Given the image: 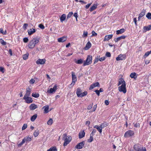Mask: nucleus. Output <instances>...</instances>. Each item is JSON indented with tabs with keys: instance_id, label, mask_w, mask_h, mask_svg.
<instances>
[{
	"instance_id": "nucleus-1",
	"label": "nucleus",
	"mask_w": 151,
	"mask_h": 151,
	"mask_svg": "<svg viewBox=\"0 0 151 151\" xmlns=\"http://www.w3.org/2000/svg\"><path fill=\"white\" fill-rule=\"evenodd\" d=\"M62 139L64 140L63 146H67L71 141L72 137L70 136H68L67 134L65 133L63 135Z\"/></svg>"
},
{
	"instance_id": "nucleus-2",
	"label": "nucleus",
	"mask_w": 151,
	"mask_h": 151,
	"mask_svg": "<svg viewBox=\"0 0 151 151\" xmlns=\"http://www.w3.org/2000/svg\"><path fill=\"white\" fill-rule=\"evenodd\" d=\"M134 148L136 151H146L145 147H141V145L138 144H135L134 146Z\"/></svg>"
},
{
	"instance_id": "nucleus-3",
	"label": "nucleus",
	"mask_w": 151,
	"mask_h": 151,
	"mask_svg": "<svg viewBox=\"0 0 151 151\" xmlns=\"http://www.w3.org/2000/svg\"><path fill=\"white\" fill-rule=\"evenodd\" d=\"M92 57L91 55H88L86 60L84 61L83 65L85 66L91 64L92 63Z\"/></svg>"
},
{
	"instance_id": "nucleus-4",
	"label": "nucleus",
	"mask_w": 151,
	"mask_h": 151,
	"mask_svg": "<svg viewBox=\"0 0 151 151\" xmlns=\"http://www.w3.org/2000/svg\"><path fill=\"white\" fill-rule=\"evenodd\" d=\"M118 90L119 91L123 92L124 93H126L127 92L126 88V84H122L121 86L118 87Z\"/></svg>"
},
{
	"instance_id": "nucleus-5",
	"label": "nucleus",
	"mask_w": 151,
	"mask_h": 151,
	"mask_svg": "<svg viewBox=\"0 0 151 151\" xmlns=\"http://www.w3.org/2000/svg\"><path fill=\"white\" fill-rule=\"evenodd\" d=\"M134 134V131L129 130L126 132L124 135L125 137H128L133 136Z\"/></svg>"
},
{
	"instance_id": "nucleus-6",
	"label": "nucleus",
	"mask_w": 151,
	"mask_h": 151,
	"mask_svg": "<svg viewBox=\"0 0 151 151\" xmlns=\"http://www.w3.org/2000/svg\"><path fill=\"white\" fill-rule=\"evenodd\" d=\"M29 96L24 95L23 97V99L24 100L25 102L27 104H30L33 102V100L32 98L29 97Z\"/></svg>"
},
{
	"instance_id": "nucleus-7",
	"label": "nucleus",
	"mask_w": 151,
	"mask_h": 151,
	"mask_svg": "<svg viewBox=\"0 0 151 151\" xmlns=\"http://www.w3.org/2000/svg\"><path fill=\"white\" fill-rule=\"evenodd\" d=\"M85 145V141H83L82 142L78 143L76 146L75 148L77 149H81Z\"/></svg>"
},
{
	"instance_id": "nucleus-8",
	"label": "nucleus",
	"mask_w": 151,
	"mask_h": 151,
	"mask_svg": "<svg viewBox=\"0 0 151 151\" xmlns=\"http://www.w3.org/2000/svg\"><path fill=\"white\" fill-rule=\"evenodd\" d=\"M126 58V56L125 54L122 55L121 54L119 55L118 57L116 58V60L117 61L122 60L125 59Z\"/></svg>"
},
{
	"instance_id": "nucleus-9",
	"label": "nucleus",
	"mask_w": 151,
	"mask_h": 151,
	"mask_svg": "<svg viewBox=\"0 0 151 151\" xmlns=\"http://www.w3.org/2000/svg\"><path fill=\"white\" fill-rule=\"evenodd\" d=\"M46 61V60L45 59H38L36 62V63L37 64H44L45 63Z\"/></svg>"
},
{
	"instance_id": "nucleus-10",
	"label": "nucleus",
	"mask_w": 151,
	"mask_h": 151,
	"mask_svg": "<svg viewBox=\"0 0 151 151\" xmlns=\"http://www.w3.org/2000/svg\"><path fill=\"white\" fill-rule=\"evenodd\" d=\"M35 44L33 42V41L32 40L29 42L28 45V47L30 49H32L35 47Z\"/></svg>"
},
{
	"instance_id": "nucleus-11",
	"label": "nucleus",
	"mask_w": 151,
	"mask_h": 151,
	"mask_svg": "<svg viewBox=\"0 0 151 151\" xmlns=\"http://www.w3.org/2000/svg\"><path fill=\"white\" fill-rule=\"evenodd\" d=\"M127 36L124 35H122L117 38H116L114 39V40L116 42H118L120 40L122 39H125Z\"/></svg>"
},
{
	"instance_id": "nucleus-12",
	"label": "nucleus",
	"mask_w": 151,
	"mask_h": 151,
	"mask_svg": "<svg viewBox=\"0 0 151 151\" xmlns=\"http://www.w3.org/2000/svg\"><path fill=\"white\" fill-rule=\"evenodd\" d=\"M36 29L34 28L30 29L28 31V34L29 35H31L36 32Z\"/></svg>"
},
{
	"instance_id": "nucleus-13",
	"label": "nucleus",
	"mask_w": 151,
	"mask_h": 151,
	"mask_svg": "<svg viewBox=\"0 0 151 151\" xmlns=\"http://www.w3.org/2000/svg\"><path fill=\"white\" fill-rule=\"evenodd\" d=\"M113 36V35H106L104 40V41H108L109 40L111 39Z\"/></svg>"
},
{
	"instance_id": "nucleus-14",
	"label": "nucleus",
	"mask_w": 151,
	"mask_h": 151,
	"mask_svg": "<svg viewBox=\"0 0 151 151\" xmlns=\"http://www.w3.org/2000/svg\"><path fill=\"white\" fill-rule=\"evenodd\" d=\"M72 80L73 82H76L77 80V78L75 73L72 71Z\"/></svg>"
},
{
	"instance_id": "nucleus-15",
	"label": "nucleus",
	"mask_w": 151,
	"mask_h": 151,
	"mask_svg": "<svg viewBox=\"0 0 151 151\" xmlns=\"http://www.w3.org/2000/svg\"><path fill=\"white\" fill-rule=\"evenodd\" d=\"M30 110H34L37 108V106L34 104H32L30 105L29 107Z\"/></svg>"
},
{
	"instance_id": "nucleus-16",
	"label": "nucleus",
	"mask_w": 151,
	"mask_h": 151,
	"mask_svg": "<svg viewBox=\"0 0 151 151\" xmlns=\"http://www.w3.org/2000/svg\"><path fill=\"white\" fill-rule=\"evenodd\" d=\"M91 46V44L90 42H88L86 44V46L84 47V49L87 50L89 49Z\"/></svg>"
},
{
	"instance_id": "nucleus-17",
	"label": "nucleus",
	"mask_w": 151,
	"mask_h": 151,
	"mask_svg": "<svg viewBox=\"0 0 151 151\" xmlns=\"http://www.w3.org/2000/svg\"><path fill=\"white\" fill-rule=\"evenodd\" d=\"M123 83L126 84L125 81L122 78H120L119 79V82L118 84V86L120 85L121 84H123Z\"/></svg>"
},
{
	"instance_id": "nucleus-18",
	"label": "nucleus",
	"mask_w": 151,
	"mask_h": 151,
	"mask_svg": "<svg viewBox=\"0 0 151 151\" xmlns=\"http://www.w3.org/2000/svg\"><path fill=\"white\" fill-rule=\"evenodd\" d=\"M85 136V132L84 130L82 131L81 132L79 133V138L81 139L84 137Z\"/></svg>"
},
{
	"instance_id": "nucleus-19",
	"label": "nucleus",
	"mask_w": 151,
	"mask_h": 151,
	"mask_svg": "<svg viewBox=\"0 0 151 151\" xmlns=\"http://www.w3.org/2000/svg\"><path fill=\"white\" fill-rule=\"evenodd\" d=\"M82 93V90L80 88H78L76 91V94L77 95V96L78 97H80V96H81V93Z\"/></svg>"
},
{
	"instance_id": "nucleus-20",
	"label": "nucleus",
	"mask_w": 151,
	"mask_h": 151,
	"mask_svg": "<svg viewBox=\"0 0 151 151\" xmlns=\"http://www.w3.org/2000/svg\"><path fill=\"white\" fill-rule=\"evenodd\" d=\"M67 40V38L66 37H62L58 38V41L59 42H63Z\"/></svg>"
},
{
	"instance_id": "nucleus-21",
	"label": "nucleus",
	"mask_w": 151,
	"mask_h": 151,
	"mask_svg": "<svg viewBox=\"0 0 151 151\" xmlns=\"http://www.w3.org/2000/svg\"><path fill=\"white\" fill-rule=\"evenodd\" d=\"M31 89L29 87H28L26 89V93L24 95L29 96L31 93Z\"/></svg>"
},
{
	"instance_id": "nucleus-22",
	"label": "nucleus",
	"mask_w": 151,
	"mask_h": 151,
	"mask_svg": "<svg viewBox=\"0 0 151 151\" xmlns=\"http://www.w3.org/2000/svg\"><path fill=\"white\" fill-rule=\"evenodd\" d=\"M97 3L96 4H94L93 6L90 8L89 9L90 11L91 12L97 8Z\"/></svg>"
},
{
	"instance_id": "nucleus-23",
	"label": "nucleus",
	"mask_w": 151,
	"mask_h": 151,
	"mask_svg": "<svg viewBox=\"0 0 151 151\" xmlns=\"http://www.w3.org/2000/svg\"><path fill=\"white\" fill-rule=\"evenodd\" d=\"M108 125L109 124L105 122L104 123H102L100 125V127L101 128L103 129L108 126Z\"/></svg>"
},
{
	"instance_id": "nucleus-24",
	"label": "nucleus",
	"mask_w": 151,
	"mask_h": 151,
	"mask_svg": "<svg viewBox=\"0 0 151 151\" xmlns=\"http://www.w3.org/2000/svg\"><path fill=\"white\" fill-rule=\"evenodd\" d=\"M125 31V29L124 28L121 29L119 30H117L116 31V34L119 35V34H121L124 33Z\"/></svg>"
},
{
	"instance_id": "nucleus-25",
	"label": "nucleus",
	"mask_w": 151,
	"mask_h": 151,
	"mask_svg": "<svg viewBox=\"0 0 151 151\" xmlns=\"http://www.w3.org/2000/svg\"><path fill=\"white\" fill-rule=\"evenodd\" d=\"M66 18V15L65 14H62L60 18V22H63V21L65 20Z\"/></svg>"
},
{
	"instance_id": "nucleus-26",
	"label": "nucleus",
	"mask_w": 151,
	"mask_h": 151,
	"mask_svg": "<svg viewBox=\"0 0 151 151\" xmlns=\"http://www.w3.org/2000/svg\"><path fill=\"white\" fill-rule=\"evenodd\" d=\"M151 29V24H150L147 26H144L143 27V29L145 32Z\"/></svg>"
},
{
	"instance_id": "nucleus-27",
	"label": "nucleus",
	"mask_w": 151,
	"mask_h": 151,
	"mask_svg": "<svg viewBox=\"0 0 151 151\" xmlns=\"http://www.w3.org/2000/svg\"><path fill=\"white\" fill-rule=\"evenodd\" d=\"M39 40L40 38H39L36 37L35 38H34L32 40L33 41V42L36 45L39 42Z\"/></svg>"
},
{
	"instance_id": "nucleus-28",
	"label": "nucleus",
	"mask_w": 151,
	"mask_h": 151,
	"mask_svg": "<svg viewBox=\"0 0 151 151\" xmlns=\"http://www.w3.org/2000/svg\"><path fill=\"white\" fill-rule=\"evenodd\" d=\"M94 128H96L98 131L100 132V133H101L102 132V129L101 128L100 126L99 127L98 125H95L93 127Z\"/></svg>"
},
{
	"instance_id": "nucleus-29",
	"label": "nucleus",
	"mask_w": 151,
	"mask_h": 151,
	"mask_svg": "<svg viewBox=\"0 0 151 151\" xmlns=\"http://www.w3.org/2000/svg\"><path fill=\"white\" fill-rule=\"evenodd\" d=\"M130 76L132 78H134L135 79H136L137 77V76H136V73L134 72L131 73L130 75Z\"/></svg>"
},
{
	"instance_id": "nucleus-30",
	"label": "nucleus",
	"mask_w": 151,
	"mask_h": 151,
	"mask_svg": "<svg viewBox=\"0 0 151 151\" xmlns=\"http://www.w3.org/2000/svg\"><path fill=\"white\" fill-rule=\"evenodd\" d=\"M43 108H44V113H47L49 112L48 109L49 108V106L48 105L45 106H44Z\"/></svg>"
},
{
	"instance_id": "nucleus-31",
	"label": "nucleus",
	"mask_w": 151,
	"mask_h": 151,
	"mask_svg": "<svg viewBox=\"0 0 151 151\" xmlns=\"http://www.w3.org/2000/svg\"><path fill=\"white\" fill-rule=\"evenodd\" d=\"M32 96L34 97L37 98L39 97L40 95L38 93H33L32 94Z\"/></svg>"
},
{
	"instance_id": "nucleus-32",
	"label": "nucleus",
	"mask_w": 151,
	"mask_h": 151,
	"mask_svg": "<svg viewBox=\"0 0 151 151\" xmlns=\"http://www.w3.org/2000/svg\"><path fill=\"white\" fill-rule=\"evenodd\" d=\"M23 139L24 140V142H25L31 141L32 140V139L31 137H24Z\"/></svg>"
},
{
	"instance_id": "nucleus-33",
	"label": "nucleus",
	"mask_w": 151,
	"mask_h": 151,
	"mask_svg": "<svg viewBox=\"0 0 151 151\" xmlns=\"http://www.w3.org/2000/svg\"><path fill=\"white\" fill-rule=\"evenodd\" d=\"M146 12V11L144 9H143V10H142V12L139 14V16L142 17L144 15H145Z\"/></svg>"
},
{
	"instance_id": "nucleus-34",
	"label": "nucleus",
	"mask_w": 151,
	"mask_h": 151,
	"mask_svg": "<svg viewBox=\"0 0 151 151\" xmlns=\"http://www.w3.org/2000/svg\"><path fill=\"white\" fill-rule=\"evenodd\" d=\"M37 116V115L36 114L34 115L31 117V120L32 122H34L36 119Z\"/></svg>"
},
{
	"instance_id": "nucleus-35",
	"label": "nucleus",
	"mask_w": 151,
	"mask_h": 151,
	"mask_svg": "<svg viewBox=\"0 0 151 151\" xmlns=\"http://www.w3.org/2000/svg\"><path fill=\"white\" fill-rule=\"evenodd\" d=\"M76 63L77 64H81L83 63V60L81 59H80L75 61Z\"/></svg>"
},
{
	"instance_id": "nucleus-36",
	"label": "nucleus",
	"mask_w": 151,
	"mask_h": 151,
	"mask_svg": "<svg viewBox=\"0 0 151 151\" xmlns=\"http://www.w3.org/2000/svg\"><path fill=\"white\" fill-rule=\"evenodd\" d=\"M47 151H57V150L55 147H53L48 150Z\"/></svg>"
},
{
	"instance_id": "nucleus-37",
	"label": "nucleus",
	"mask_w": 151,
	"mask_h": 151,
	"mask_svg": "<svg viewBox=\"0 0 151 151\" xmlns=\"http://www.w3.org/2000/svg\"><path fill=\"white\" fill-rule=\"evenodd\" d=\"M39 130L37 129L36 130H35L34 132V135L35 137H36L38 136L39 135Z\"/></svg>"
},
{
	"instance_id": "nucleus-38",
	"label": "nucleus",
	"mask_w": 151,
	"mask_h": 151,
	"mask_svg": "<svg viewBox=\"0 0 151 151\" xmlns=\"http://www.w3.org/2000/svg\"><path fill=\"white\" fill-rule=\"evenodd\" d=\"M100 55H97L96 56L95 58V59L94 60V64H95L99 60V58H100Z\"/></svg>"
},
{
	"instance_id": "nucleus-39",
	"label": "nucleus",
	"mask_w": 151,
	"mask_h": 151,
	"mask_svg": "<svg viewBox=\"0 0 151 151\" xmlns=\"http://www.w3.org/2000/svg\"><path fill=\"white\" fill-rule=\"evenodd\" d=\"M88 94L87 92L86 91H84L83 93H82L80 97H82L85 96H86Z\"/></svg>"
},
{
	"instance_id": "nucleus-40",
	"label": "nucleus",
	"mask_w": 151,
	"mask_h": 151,
	"mask_svg": "<svg viewBox=\"0 0 151 151\" xmlns=\"http://www.w3.org/2000/svg\"><path fill=\"white\" fill-rule=\"evenodd\" d=\"M28 55L29 54L28 53H26V54L23 55V59L24 60H27L28 58Z\"/></svg>"
},
{
	"instance_id": "nucleus-41",
	"label": "nucleus",
	"mask_w": 151,
	"mask_h": 151,
	"mask_svg": "<svg viewBox=\"0 0 151 151\" xmlns=\"http://www.w3.org/2000/svg\"><path fill=\"white\" fill-rule=\"evenodd\" d=\"M0 42L1 44L3 45H5L6 44V42L4 41V40L2 39H0Z\"/></svg>"
},
{
	"instance_id": "nucleus-42",
	"label": "nucleus",
	"mask_w": 151,
	"mask_h": 151,
	"mask_svg": "<svg viewBox=\"0 0 151 151\" xmlns=\"http://www.w3.org/2000/svg\"><path fill=\"white\" fill-rule=\"evenodd\" d=\"M146 17L149 19H151V13L150 12L148 13L146 15Z\"/></svg>"
},
{
	"instance_id": "nucleus-43",
	"label": "nucleus",
	"mask_w": 151,
	"mask_h": 151,
	"mask_svg": "<svg viewBox=\"0 0 151 151\" xmlns=\"http://www.w3.org/2000/svg\"><path fill=\"white\" fill-rule=\"evenodd\" d=\"M93 136H90V137L89 139H87V142H92L93 140Z\"/></svg>"
},
{
	"instance_id": "nucleus-44",
	"label": "nucleus",
	"mask_w": 151,
	"mask_h": 151,
	"mask_svg": "<svg viewBox=\"0 0 151 151\" xmlns=\"http://www.w3.org/2000/svg\"><path fill=\"white\" fill-rule=\"evenodd\" d=\"M53 120L52 119L50 118L47 122V124L48 125H51L52 123Z\"/></svg>"
},
{
	"instance_id": "nucleus-45",
	"label": "nucleus",
	"mask_w": 151,
	"mask_h": 151,
	"mask_svg": "<svg viewBox=\"0 0 151 151\" xmlns=\"http://www.w3.org/2000/svg\"><path fill=\"white\" fill-rule=\"evenodd\" d=\"M73 14V13L72 12H69L67 16V19H68L70 18Z\"/></svg>"
},
{
	"instance_id": "nucleus-46",
	"label": "nucleus",
	"mask_w": 151,
	"mask_h": 151,
	"mask_svg": "<svg viewBox=\"0 0 151 151\" xmlns=\"http://www.w3.org/2000/svg\"><path fill=\"white\" fill-rule=\"evenodd\" d=\"M96 132V130L95 129H93L92 130V131L90 134V136H93Z\"/></svg>"
},
{
	"instance_id": "nucleus-47",
	"label": "nucleus",
	"mask_w": 151,
	"mask_h": 151,
	"mask_svg": "<svg viewBox=\"0 0 151 151\" xmlns=\"http://www.w3.org/2000/svg\"><path fill=\"white\" fill-rule=\"evenodd\" d=\"M25 143L24 140H23V139L22 140V142L18 144L17 145V146L18 147H21L23 144Z\"/></svg>"
},
{
	"instance_id": "nucleus-48",
	"label": "nucleus",
	"mask_w": 151,
	"mask_h": 151,
	"mask_svg": "<svg viewBox=\"0 0 151 151\" xmlns=\"http://www.w3.org/2000/svg\"><path fill=\"white\" fill-rule=\"evenodd\" d=\"M93 85L95 86V87H100V84L99 82H96L94 83H93Z\"/></svg>"
},
{
	"instance_id": "nucleus-49",
	"label": "nucleus",
	"mask_w": 151,
	"mask_h": 151,
	"mask_svg": "<svg viewBox=\"0 0 151 151\" xmlns=\"http://www.w3.org/2000/svg\"><path fill=\"white\" fill-rule=\"evenodd\" d=\"M28 26V24H27V23H24V25L23 26V29L24 30H25L26 29H27V27Z\"/></svg>"
},
{
	"instance_id": "nucleus-50",
	"label": "nucleus",
	"mask_w": 151,
	"mask_h": 151,
	"mask_svg": "<svg viewBox=\"0 0 151 151\" xmlns=\"http://www.w3.org/2000/svg\"><path fill=\"white\" fill-rule=\"evenodd\" d=\"M55 92V91L52 88H50V90L47 91V92L48 93H52L53 92Z\"/></svg>"
},
{
	"instance_id": "nucleus-51",
	"label": "nucleus",
	"mask_w": 151,
	"mask_h": 151,
	"mask_svg": "<svg viewBox=\"0 0 151 151\" xmlns=\"http://www.w3.org/2000/svg\"><path fill=\"white\" fill-rule=\"evenodd\" d=\"M27 127V124H23V126L22 127V130H24L26 129Z\"/></svg>"
},
{
	"instance_id": "nucleus-52",
	"label": "nucleus",
	"mask_w": 151,
	"mask_h": 151,
	"mask_svg": "<svg viewBox=\"0 0 151 151\" xmlns=\"http://www.w3.org/2000/svg\"><path fill=\"white\" fill-rule=\"evenodd\" d=\"M75 82H73V81H72V83L70 84L69 85V87L70 88H71L75 85Z\"/></svg>"
},
{
	"instance_id": "nucleus-53",
	"label": "nucleus",
	"mask_w": 151,
	"mask_h": 151,
	"mask_svg": "<svg viewBox=\"0 0 151 151\" xmlns=\"http://www.w3.org/2000/svg\"><path fill=\"white\" fill-rule=\"evenodd\" d=\"M92 34L91 36H96L97 35V34L94 31H92Z\"/></svg>"
},
{
	"instance_id": "nucleus-54",
	"label": "nucleus",
	"mask_w": 151,
	"mask_h": 151,
	"mask_svg": "<svg viewBox=\"0 0 151 151\" xmlns=\"http://www.w3.org/2000/svg\"><path fill=\"white\" fill-rule=\"evenodd\" d=\"M88 35V32L87 31H84L83 33V37H87Z\"/></svg>"
},
{
	"instance_id": "nucleus-55",
	"label": "nucleus",
	"mask_w": 151,
	"mask_h": 151,
	"mask_svg": "<svg viewBox=\"0 0 151 151\" xmlns=\"http://www.w3.org/2000/svg\"><path fill=\"white\" fill-rule=\"evenodd\" d=\"M23 41L25 43L27 42L29 40L28 39V38L25 37L23 38Z\"/></svg>"
},
{
	"instance_id": "nucleus-56",
	"label": "nucleus",
	"mask_w": 151,
	"mask_h": 151,
	"mask_svg": "<svg viewBox=\"0 0 151 151\" xmlns=\"http://www.w3.org/2000/svg\"><path fill=\"white\" fill-rule=\"evenodd\" d=\"M105 56L107 57H110L111 56V54L110 52H107L106 53Z\"/></svg>"
},
{
	"instance_id": "nucleus-57",
	"label": "nucleus",
	"mask_w": 151,
	"mask_h": 151,
	"mask_svg": "<svg viewBox=\"0 0 151 151\" xmlns=\"http://www.w3.org/2000/svg\"><path fill=\"white\" fill-rule=\"evenodd\" d=\"M39 27L41 29H43L45 28V27L42 24H40L39 25Z\"/></svg>"
},
{
	"instance_id": "nucleus-58",
	"label": "nucleus",
	"mask_w": 151,
	"mask_h": 151,
	"mask_svg": "<svg viewBox=\"0 0 151 151\" xmlns=\"http://www.w3.org/2000/svg\"><path fill=\"white\" fill-rule=\"evenodd\" d=\"M0 71L2 73H4V68L2 67H0Z\"/></svg>"
},
{
	"instance_id": "nucleus-59",
	"label": "nucleus",
	"mask_w": 151,
	"mask_h": 151,
	"mask_svg": "<svg viewBox=\"0 0 151 151\" xmlns=\"http://www.w3.org/2000/svg\"><path fill=\"white\" fill-rule=\"evenodd\" d=\"M149 53V52L148 51H147V52H146L145 54L144 55L143 57L145 58H146L147 56L150 54Z\"/></svg>"
},
{
	"instance_id": "nucleus-60",
	"label": "nucleus",
	"mask_w": 151,
	"mask_h": 151,
	"mask_svg": "<svg viewBox=\"0 0 151 151\" xmlns=\"http://www.w3.org/2000/svg\"><path fill=\"white\" fill-rule=\"evenodd\" d=\"M106 58V57H102L99 59V60L100 61H102L104 60Z\"/></svg>"
},
{
	"instance_id": "nucleus-61",
	"label": "nucleus",
	"mask_w": 151,
	"mask_h": 151,
	"mask_svg": "<svg viewBox=\"0 0 151 151\" xmlns=\"http://www.w3.org/2000/svg\"><path fill=\"white\" fill-rule=\"evenodd\" d=\"M93 105V104L92 103V104H91L90 105L88 106L87 109L88 110L91 109Z\"/></svg>"
},
{
	"instance_id": "nucleus-62",
	"label": "nucleus",
	"mask_w": 151,
	"mask_h": 151,
	"mask_svg": "<svg viewBox=\"0 0 151 151\" xmlns=\"http://www.w3.org/2000/svg\"><path fill=\"white\" fill-rule=\"evenodd\" d=\"M94 92H95L96 94L98 96H99L100 95V92L99 91V90H96L94 91Z\"/></svg>"
},
{
	"instance_id": "nucleus-63",
	"label": "nucleus",
	"mask_w": 151,
	"mask_h": 151,
	"mask_svg": "<svg viewBox=\"0 0 151 151\" xmlns=\"http://www.w3.org/2000/svg\"><path fill=\"white\" fill-rule=\"evenodd\" d=\"M94 87L95 86H94V85H93V84H92L90 86L89 88V90H91L93 89Z\"/></svg>"
},
{
	"instance_id": "nucleus-64",
	"label": "nucleus",
	"mask_w": 151,
	"mask_h": 151,
	"mask_svg": "<svg viewBox=\"0 0 151 151\" xmlns=\"http://www.w3.org/2000/svg\"><path fill=\"white\" fill-rule=\"evenodd\" d=\"M35 82V80L33 79H31L29 81V83L31 84L34 83Z\"/></svg>"
}]
</instances>
